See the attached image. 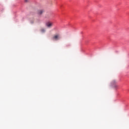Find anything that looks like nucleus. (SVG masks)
<instances>
[{"label":"nucleus","mask_w":129,"mask_h":129,"mask_svg":"<svg viewBox=\"0 0 129 129\" xmlns=\"http://www.w3.org/2000/svg\"><path fill=\"white\" fill-rule=\"evenodd\" d=\"M46 27H48V28H51L53 26V23L50 22H48L46 23Z\"/></svg>","instance_id":"1"},{"label":"nucleus","mask_w":129,"mask_h":129,"mask_svg":"<svg viewBox=\"0 0 129 129\" xmlns=\"http://www.w3.org/2000/svg\"><path fill=\"white\" fill-rule=\"evenodd\" d=\"M112 84H115V83H116V81H115V80H114V81H113L112 82Z\"/></svg>","instance_id":"4"},{"label":"nucleus","mask_w":129,"mask_h":129,"mask_svg":"<svg viewBox=\"0 0 129 129\" xmlns=\"http://www.w3.org/2000/svg\"><path fill=\"white\" fill-rule=\"evenodd\" d=\"M52 39L53 40H58V39H59V35H55L54 36H53Z\"/></svg>","instance_id":"2"},{"label":"nucleus","mask_w":129,"mask_h":129,"mask_svg":"<svg viewBox=\"0 0 129 129\" xmlns=\"http://www.w3.org/2000/svg\"><path fill=\"white\" fill-rule=\"evenodd\" d=\"M43 13H44L43 10H39L37 12V14H38V15H42V14H43Z\"/></svg>","instance_id":"3"},{"label":"nucleus","mask_w":129,"mask_h":129,"mask_svg":"<svg viewBox=\"0 0 129 129\" xmlns=\"http://www.w3.org/2000/svg\"><path fill=\"white\" fill-rule=\"evenodd\" d=\"M41 32H42V33H44V32H45V29H41Z\"/></svg>","instance_id":"5"},{"label":"nucleus","mask_w":129,"mask_h":129,"mask_svg":"<svg viewBox=\"0 0 129 129\" xmlns=\"http://www.w3.org/2000/svg\"><path fill=\"white\" fill-rule=\"evenodd\" d=\"M33 23H34V21H31V24H33Z\"/></svg>","instance_id":"6"}]
</instances>
